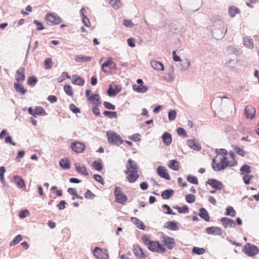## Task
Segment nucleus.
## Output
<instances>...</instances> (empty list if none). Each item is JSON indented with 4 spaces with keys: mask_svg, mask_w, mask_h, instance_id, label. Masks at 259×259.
<instances>
[{
    "mask_svg": "<svg viewBox=\"0 0 259 259\" xmlns=\"http://www.w3.org/2000/svg\"><path fill=\"white\" fill-rule=\"evenodd\" d=\"M142 240L143 243L151 252L161 254L166 252L165 247L159 241L151 240L147 235H143L142 237Z\"/></svg>",
    "mask_w": 259,
    "mask_h": 259,
    "instance_id": "f257e3e1",
    "label": "nucleus"
},
{
    "mask_svg": "<svg viewBox=\"0 0 259 259\" xmlns=\"http://www.w3.org/2000/svg\"><path fill=\"white\" fill-rule=\"evenodd\" d=\"M215 23L219 27L213 29L212 33L215 39H220L224 37L227 29L225 24L221 21H218Z\"/></svg>",
    "mask_w": 259,
    "mask_h": 259,
    "instance_id": "f03ea898",
    "label": "nucleus"
},
{
    "mask_svg": "<svg viewBox=\"0 0 259 259\" xmlns=\"http://www.w3.org/2000/svg\"><path fill=\"white\" fill-rule=\"evenodd\" d=\"M106 135L108 142L110 145L118 146L124 142L121 137L115 132L108 131Z\"/></svg>",
    "mask_w": 259,
    "mask_h": 259,
    "instance_id": "7ed1b4c3",
    "label": "nucleus"
},
{
    "mask_svg": "<svg viewBox=\"0 0 259 259\" xmlns=\"http://www.w3.org/2000/svg\"><path fill=\"white\" fill-rule=\"evenodd\" d=\"M221 161L218 163H215L216 160L215 158L212 160V168L214 171H221L225 169L229 165V161L226 156H223L221 158Z\"/></svg>",
    "mask_w": 259,
    "mask_h": 259,
    "instance_id": "20e7f679",
    "label": "nucleus"
},
{
    "mask_svg": "<svg viewBox=\"0 0 259 259\" xmlns=\"http://www.w3.org/2000/svg\"><path fill=\"white\" fill-rule=\"evenodd\" d=\"M242 252L250 257H252L259 253V248L250 243H246L243 247Z\"/></svg>",
    "mask_w": 259,
    "mask_h": 259,
    "instance_id": "39448f33",
    "label": "nucleus"
},
{
    "mask_svg": "<svg viewBox=\"0 0 259 259\" xmlns=\"http://www.w3.org/2000/svg\"><path fill=\"white\" fill-rule=\"evenodd\" d=\"M114 195L115 197V202L118 203L124 204L127 200V196L121 191V189L119 187H115Z\"/></svg>",
    "mask_w": 259,
    "mask_h": 259,
    "instance_id": "423d86ee",
    "label": "nucleus"
},
{
    "mask_svg": "<svg viewBox=\"0 0 259 259\" xmlns=\"http://www.w3.org/2000/svg\"><path fill=\"white\" fill-rule=\"evenodd\" d=\"M45 20L47 21L48 24L51 25H58L62 21V18L57 14L54 13H49L45 16Z\"/></svg>",
    "mask_w": 259,
    "mask_h": 259,
    "instance_id": "0eeeda50",
    "label": "nucleus"
},
{
    "mask_svg": "<svg viewBox=\"0 0 259 259\" xmlns=\"http://www.w3.org/2000/svg\"><path fill=\"white\" fill-rule=\"evenodd\" d=\"M161 239L163 243V245L166 246L168 249L171 250L175 247L176 243L172 237L164 234L161 237Z\"/></svg>",
    "mask_w": 259,
    "mask_h": 259,
    "instance_id": "6e6552de",
    "label": "nucleus"
},
{
    "mask_svg": "<svg viewBox=\"0 0 259 259\" xmlns=\"http://www.w3.org/2000/svg\"><path fill=\"white\" fill-rule=\"evenodd\" d=\"M121 87L120 85L115 83H111L109 85L107 90V95L110 97H115L119 92L121 91Z\"/></svg>",
    "mask_w": 259,
    "mask_h": 259,
    "instance_id": "1a4fd4ad",
    "label": "nucleus"
},
{
    "mask_svg": "<svg viewBox=\"0 0 259 259\" xmlns=\"http://www.w3.org/2000/svg\"><path fill=\"white\" fill-rule=\"evenodd\" d=\"M95 256L99 259H108V254L107 250H102L98 247H96L93 251Z\"/></svg>",
    "mask_w": 259,
    "mask_h": 259,
    "instance_id": "9d476101",
    "label": "nucleus"
},
{
    "mask_svg": "<svg viewBox=\"0 0 259 259\" xmlns=\"http://www.w3.org/2000/svg\"><path fill=\"white\" fill-rule=\"evenodd\" d=\"M205 185L206 186L207 185H210L215 190H222L224 186L223 183L221 181L214 179H208L206 182Z\"/></svg>",
    "mask_w": 259,
    "mask_h": 259,
    "instance_id": "9b49d317",
    "label": "nucleus"
},
{
    "mask_svg": "<svg viewBox=\"0 0 259 259\" xmlns=\"http://www.w3.org/2000/svg\"><path fill=\"white\" fill-rule=\"evenodd\" d=\"M71 148L76 153H81L84 152L85 146L83 143L75 141L71 143Z\"/></svg>",
    "mask_w": 259,
    "mask_h": 259,
    "instance_id": "f8f14e48",
    "label": "nucleus"
},
{
    "mask_svg": "<svg viewBox=\"0 0 259 259\" xmlns=\"http://www.w3.org/2000/svg\"><path fill=\"white\" fill-rule=\"evenodd\" d=\"M126 170H124L125 174H127L132 171H138V167L136 162L132 159H129L126 165Z\"/></svg>",
    "mask_w": 259,
    "mask_h": 259,
    "instance_id": "ddd939ff",
    "label": "nucleus"
},
{
    "mask_svg": "<svg viewBox=\"0 0 259 259\" xmlns=\"http://www.w3.org/2000/svg\"><path fill=\"white\" fill-rule=\"evenodd\" d=\"M157 174L162 178L169 180L170 177L167 172V169L163 166H159L156 169Z\"/></svg>",
    "mask_w": 259,
    "mask_h": 259,
    "instance_id": "4468645a",
    "label": "nucleus"
},
{
    "mask_svg": "<svg viewBox=\"0 0 259 259\" xmlns=\"http://www.w3.org/2000/svg\"><path fill=\"white\" fill-rule=\"evenodd\" d=\"M133 250L134 254L138 258L144 259L147 257V255L144 252L143 249L138 245H134Z\"/></svg>",
    "mask_w": 259,
    "mask_h": 259,
    "instance_id": "2eb2a0df",
    "label": "nucleus"
},
{
    "mask_svg": "<svg viewBox=\"0 0 259 259\" xmlns=\"http://www.w3.org/2000/svg\"><path fill=\"white\" fill-rule=\"evenodd\" d=\"M205 232L208 234L218 236H220L222 234L221 229L219 227L214 226L207 227L205 230Z\"/></svg>",
    "mask_w": 259,
    "mask_h": 259,
    "instance_id": "dca6fc26",
    "label": "nucleus"
},
{
    "mask_svg": "<svg viewBox=\"0 0 259 259\" xmlns=\"http://www.w3.org/2000/svg\"><path fill=\"white\" fill-rule=\"evenodd\" d=\"M221 222L222 224V225L225 228H227L228 227L231 228H235L236 226V224H235L234 221L230 218L224 217L221 218Z\"/></svg>",
    "mask_w": 259,
    "mask_h": 259,
    "instance_id": "f3484780",
    "label": "nucleus"
},
{
    "mask_svg": "<svg viewBox=\"0 0 259 259\" xmlns=\"http://www.w3.org/2000/svg\"><path fill=\"white\" fill-rule=\"evenodd\" d=\"M186 144L191 149L195 151H199L201 149V147L198 142L194 139L188 140Z\"/></svg>",
    "mask_w": 259,
    "mask_h": 259,
    "instance_id": "a211bd4d",
    "label": "nucleus"
},
{
    "mask_svg": "<svg viewBox=\"0 0 259 259\" xmlns=\"http://www.w3.org/2000/svg\"><path fill=\"white\" fill-rule=\"evenodd\" d=\"M16 80L17 82H22L25 79V68L23 67H20L16 72Z\"/></svg>",
    "mask_w": 259,
    "mask_h": 259,
    "instance_id": "6ab92c4d",
    "label": "nucleus"
},
{
    "mask_svg": "<svg viewBox=\"0 0 259 259\" xmlns=\"http://www.w3.org/2000/svg\"><path fill=\"white\" fill-rule=\"evenodd\" d=\"M244 112L246 118L252 119L254 117L255 110L252 106L247 105L245 108Z\"/></svg>",
    "mask_w": 259,
    "mask_h": 259,
    "instance_id": "aec40b11",
    "label": "nucleus"
},
{
    "mask_svg": "<svg viewBox=\"0 0 259 259\" xmlns=\"http://www.w3.org/2000/svg\"><path fill=\"white\" fill-rule=\"evenodd\" d=\"M72 83L75 85L83 86L85 83V80L83 78L76 74L72 75Z\"/></svg>",
    "mask_w": 259,
    "mask_h": 259,
    "instance_id": "412c9836",
    "label": "nucleus"
},
{
    "mask_svg": "<svg viewBox=\"0 0 259 259\" xmlns=\"http://www.w3.org/2000/svg\"><path fill=\"white\" fill-rule=\"evenodd\" d=\"M164 227L171 231H177L179 227L178 223L175 221H168L164 225Z\"/></svg>",
    "mask_w": 259,
    "mask_h": 259,
    "instance_id": "4be33fe9",
    "label": "nucleus"
},
{
    "mask_svg": "<svg viewBox=\"0 0 259 259\" xmlns=\"http://www.w3.org/2000/svg\"><path fill=\"white\" fill-rule=\"evenodd\" d=\"M93 59L92 57L84 56L81 54L77 55L75 57V61L77 63H84L91 61Z\"/></svg>",
    "mask_w": 259,
    "mask_h": 259,
    "instance_id": "5701e85b",
    "label": "nucleus"
},
{
    "mask_svg": "<svg viewBox=\"0 0 259 259\" xmlns=\"http://www.w3.org/2000/svg\"><path fill=\"white\" fill-rule=\"evenodd\" d=\"M89 100L95 106H99L101 104V100L98 94H92L89 98Z\"/></svg>",
    "mask_w": 259,
    "mask_h": 259,
    "instance_id": "b1692460",
    "label": "nucleus"
},
{
    "mask_svg": "<svg viewBox=\"0 0 259 259\" xmlns=\"http://www.w3.org/2000/svg\"><path fill=\"white\" fill-rule=\"evenodd\" d=\"M14 88L17 93L22 95H25L27 91L22 84L18 82H15L14 83Z\"/></svg>",
    "mask_w": 259,
    "mask_h": 259,
    "instance_id": "393cba45",
    "label": "nucleus"
},
{
    "mask_svg": "<svg viewBox=\"0 0 259 259\" xmlns=\"http://www.w3.org/2000/svg\"><path fill=\"white\" fill-rule=\"evenodd\" d=\"M13 180L18 188H23L25 187V182L22 177L15 175L13 177Z\"/></svg>",
    "mask_w": 259,
    "mask_h": 259,
    "instance_id": "a878e982",
    "label": "nucleus"
},
{
    "mask_svg": "<svg viewBox=\"0 0 259 259\" xmlns=\"http://www.w3.org/2000/svg\"><path fill=\"white\" fill-rule=\"evenodd\" d=\"M162 142L166 146H169L172 142V137L170 134L164 132L161 137Z\"/></svg>",
    "mask_w": 259,
    "mask_h": 259,
    "instance_id": "bb28decb",
    "label": "nucleus"
},
{
    "mask_svg": "<svg viewBox=\"0 0 259 259\" xmlns=\"http://www.w3.org/2000/svg\"><path fill=\"white\" fill-rule=\"evenodd\" d=\"M198 215L206 222H208L210 220V217L208 211L204 207H201L199 210Z\"/></svg>",
    "mask_w": 259,
    "mask_h": 259,
    "instance_id": "cd10ccee",
    "label": "nucleus"
},
{
    "mask_svg": "<svg viewBox=\"0 0 259 259\" xmlns=\"http://www.w3.org/2000/svg\"><path fill=\"white\" fill-rule=\"evenodd\" d=\"M115 66V63L112 61V59H109L102 64L101 68L102 70L106 73L107 70L105 69V67H109L110 69H112L113 67Z\"/></svg>",
    "mask_w": 259,
    "mask_h": 259,
    "instance_id": "c85d7f7f",
    "label": "nucleus"
},
{
    "mask_svg": "<svg viewBox=\"0 0 259 259\" xmlns=\"http://www.w3.org/2000/svg\"><path fill=\"white\" fill-rule=\"evenodd\" d=\"M150 64L152 67L155 70L159 71H163L164 70V65L161 62L152 60L150 62Z\"/></svg>",
    "mask_w": 259,
    "mask_h": 259,
    "instance_id": "c756f323",
    "label": "nucleus"
},
{
    "mask_svg": "<svg viewBox=\"0 0 259 259\" xmlns=\"http://www.w3.org/2000/svg\"><path fill=\"white\" fill-rule=\"evenodd\" d=\"M127 174L128 175L126 177V179L131 183H135L139 177L138 171H132L128 172Z\"/></svg>",
    "mask_w": 259,
    "mask_h": 259,
    "instance_id": "7c9ffc66",
    "label": "nucleus"
},
{
    "mask_svg": "<svg viewBox=\"0 0 259 259\" xmlns=\"http://www.w3.org/2000/svg\"><path fill=\"white\" fill-rule=\"evenodd\" d=\"M133 89L134 91L137 93H144L148 91V88L147 86L143 84L138 85L137 84H135L133 85Z\"/></svg>",
    "mask_w": 259,
    "mask_h": 259,
    "instance_id": "2f4dec72",
    "label": "nucleus"
},
{
    "mask_svg": "<svg viewBox=\"0 0 259 259\" xmlns=\"http://www.w3.org/2000/svg\"><path fill=\"white\" fill-rule=\"evenodd\" d=\"M75 168L78 173L83 176L89 175V173L87 170L86 167L83 165L82 166L79 163H76L75 164Z\"/></svg>",
    "mask_w": 259,
    "mask_h": 259,
    "instance_id": "473e14b6",
    "label": "nucleus"
},
{
    "mask_svg": "<svg viewBox=\"0 0 259 259\" xmlns=\"http://www.w3.org/2000/svg\"><path fill=\"white\" fill-rule=\"evenodd\" d=\"M59 165L64 169H69L71 167V163L67 158L61 159L59 161Z\"/></svg>",
    "mask_w": 259,
    "mask_h": 259,
    "instance_id": "72a5a7b5",
    "label": "nucleus"
},
{
    "mask_svg": "<svg viewBox=\"0 0 259 259\" xmlns=\"http://www.w3.org/2000/svg\"><path fill=\"white\" fill-rule=\"evenodd\" d=\"M131 220L132 222L136 226L137 228L141 230H145V226L144 224L143 223L142 221H141L139 219L135 218V217H132L131 218Z\"/></svg>",
    "mask_w": 259,
    "mask_h": 259,
    "instance_id": "f704fd0d",
    "label": "nucleus"
},
{
    "mask_svg": "<svg viewBox=\"0 0 259 259\" xmlns=\"http://www.w3.org/2000/svg\"><path fill=\"white\" fill-rule=\"evenodd\" d=\"M244 46L249 49H253L254 47L253 40L249 36L244 37L243 38Z\"/></svg>",
    "mask_w": 259,
    "mask_h": 259,
    "instance_id": "c9c22d12",
    "label": "nucleus"
},
{
    "mask_svg": "<svg viewBox=\"0 0 259 259\" xmlns=\"http://www.w3.org/2000/svg\"><path fill=\"white\" fill-rule=\"evenodd\" d=\"M175 191L172 189H166L162 192L161 196L163 199H169L174 194Z\"/></svg>",
    "mask_w": 259,
    "mask_h": 259,
    "instance_id": "e433bc0d",
    "label": "nucleus"
},
{
    "mask_svg": "<svg viewBox=\"0 0 259 259\" xmlns=\"http://www.w3.org/2000/svg\"><path fill=\"white\" fill-rule=\"evenodd\" d=\"M168 166L171 169L178 171L180 168L179 162L175 159L169 161Z\"/></svg>",
    "mask_w": 259,
    "mask_h": 259,
    "instance_id": "4c0bfd02",
    "label": "nucleus"
},
{
    "mask_svg": "<svg viewBox=\"0 0 259 259\" xmlns=\"http://www.w3.org/2000/svg\"><path fill=\"white\" fill-rule=\"evenodd\" d=\"M34 117L37 115L44 116L47 115L45 110L41 106H36L34 109Z\"/></svg>",
    "mask_w": 259,
    "mask_h": 259,
    "instance_id": "58836bf2",
    "label": "nucleus"
},
{
    "mask_svg": "<svg viewBox=\"0 0 259 259\" xmlns=\"http://www.w3.org/2000/svg\"><path fill=\"white\" fill-rule=\"evenodd\" d=\"M240 12L239 9L235 6H230L228 9L229 15L231 17H234L237 14Z\"/></svg>",
    "mask_w": 259,
    "mask_h": 259,
    "instance_id": "ea45409f",
    "label": "nucleus"
},
{
    "mask_svg": "<svg viewBox=\"0 0 259 259\" xmlns=\"http://www.w3.org/2000/svg\"><path fill=\"white\" fill-rule=\"evenodd\" d=\"M109 2L115 10L119 9L122 6L121 2L120 0H109Z\"/></svg>",
    "mask_w": 259,
    "mask_h": 259,
    "instance_id": "a19ab883",
    "label": "nucleus"
},
{
    "mask_svg": "<svg viewBox=\"0 0 259 259\" xmlns=\"http://www.w3.org/2000/svg\"><path fill=\"white\" fill-rule=\"evenodd\" d=\"M240 171L242 175H248L251 172L250 166L247 164H244L240 167Z\"/></svg>",
    "mask_w": 259,
    "mask_h": 259,
    "instance_id": "79ce46f5",
    "label": "nucleus"
},
{
    "mask_svg": "<svg viewBox=\"0 0 259 259\" xmlns=\"http://www.w3.org/2000/svg\"><path fill=\"white\" fill-rule=\"evenodd\" d=\"M92 166L96 170L99 171H101L103 168L101 161H94L92 163Z\"/></svg>",
    "mask_w": 259,
    "mask_h": 259,
    "instance_id": "37998d69",
    "label": "nucleus"
},
{
    "mask_svg": "<svg viewBox=\"0 0 259 259\" xmlns=\"http://www.w3.org/2000/svg\"><path fill=\"white\" fill-rule=\"evenodd\" d=\"M225 214L227 216L234 217L235 216L236 211L232 206H229L226 208V211L225 213Z\"/></svg>",
    "mask_w": 259,
    "mask_h": 259,
    "instance_id": "c03bdc74",
    "label": "nucleus"
},
{
    "mask_svg": "<svg viewBox=\"0 0 259 259\" xmlns=\"http://www.w3.org/2000/svg\"><path fill=\"white\" fill-rule=\"evenodd\" d=\"M103 114L110 118H116L117 117V113L115 111H110L105 110L103 112Z\"/></svg>",
    "mask_w": 259,
    "mask_h": 259,
    "instance_id": "a18cd8bd",
    "label": "nucleus"
},
{
    "mask_svg": "<svg viewBox=\"0 0 259 259\" xmlns=\"http://www.w3.org/2000/svg\"><path fill=\"white\" fill-rule=\"evenodd\" d=\"M190 64V61L187 59H186L185 62H183L180 64L179 68L182 71H184L188 69Z\"/></svg>",
    "mask_w": 259,
    "mask_h": 259,
    "instance_id": "49530a36",
    "label": "nucleus"
},
{
    "mask_svg": "<svg viewBox=\"0 0 259 259\" xmlns=\"http://www.w3.org/2000/svg\"><path fill=\"white\" fill-rule=\"evenodd\" d=\"M38 80L35 76H31L28 78L27 83L29 85L34 87L37 82Z\"/></svg>",
    "mask_w": 259,
    "mask_h": 259,
    "instance_id": "de8ad7c7",
    "label": "nucleus"
},
{
    "mask_svg": "<svg viewBox=\"0 0 259 259\" xmlns=\"http://www.w3.org/2000/svg\"><path fill=\"white\" fill-rule=\"evenodd\" d=\"M205 252V250L204 248L198 247H194L192 248V252L196 254L201 255L204 253Z\"/></svg>",
    "mask_w": 259,
    "mask_h": 259,
    "instance_id": "09e8293b",
    "label": "nucleus"
},
{
    "mask_svg": "<svg viewBox=\"0 0 259 259\" xmlns=\"http://www.w3.org/2000/svg\"><path fill=\"white\" fill-rule=\"evenodd\" d=\"M64 90L65 93L69 96H72L73 94V90L70 84H66L64 86Z\"/></svg>",
    "mask_w": 259,
    "mask_h": 259,
    "instance_id": "8fccbe9b",
    "label": "nucleus"
},
{
    "mask_svg": "<svg viewBox=\"0 0 259 259\" xmlns=\"http://www.w3.org/2000/svg\"><path fill=\"white\" fill-rule=\"evenodd\" d=\"M187 180L192 184L197 185L198 183L197 178L193 175H188L187 177Z\"/></svg>",
    "mask_w": 259,
    "mask_h": 259,
    "instance_id": "3c124183",
    "label": "nucleus"
},
{
    "mask_svg": "<svg viewBox=\"0 0 259 259\" xmlns=\"http://www.w3.org/2000/svg\"><path fill=\"white\" fill-rule=\"evenodd\" d=\"M22 240V236L20 234L17 235L14 237L13 240L10 242V245L11 246L15 245L18 244Z\"/></svg>",
    "mask_w": 259,
    "mask_h": 259,
    "instance_id": "603ef678",
    "label": "nucleus"
},
{
    "mask_svg": "<svg viewBox=\"0 0 259 259\" xmlns=\"http://www.w3.org/2000/svg\"><path fill=\"white\" fill-rule=\"evenodd\" d=\"M44 65L46 69H49L51 68L53 65L52 59L50 58H46L44 61Z\"/></svg>",
    "mask_w": 259,
    "mask_h": 259,
    "instance_id": "864d4df0",
    "label": "nucleus"
},
{
    "mask_svg": "<svg viewBox=\"0 0 259 259\" xmlns=\"http://www.w3.org/2000/svg\"><path fill=\"white\" fill-rule=\"evenodd\" d=\"M163 209L166 210L165 212L166 214L176 215V213L173 212L172 210L170 208V206L167 204H163L162 206Z\"/></svg>",
    "mask_w": 259,
    "mask_h": 259,
    "instance_id": "5fc2aeb1",
    "label": "nucleus"
},
{
    "mask_svg": "<svg viewBox=\"0 0 259 259\" xmlns=\"http://www.w3.org/2000/svg\"><path fill=\"white\" fill-rule=\"evenodd\" d=\"M186 201L189 203H192L195 201L196 198L195 195L191 194H189L185 196Z\"/></svg>",
    "mask_w": 259,
    "mask_h": 259,
    "instance_id": "6e6d98bb",
    "label": "nucleus"
},
{
    "mask_svg": "<svg viewBox=\"0 0 259 259\" xmlns=\"http://www.w3.org/2000/svg\"><path fill=\"white\" fill-rule=\"evenodd\" d=\"M69 107L70 110L75 114L80 113L81 112L80 109L73 103L70 104Z\"/></svg>",
    "mask_w": 259,
    "mask_h": 259,
    "instance_id": "4d7b16f0",
    "label": "nucleus"
},
{
    "mask_svg": "<svg viewBox=\"0 0 259 259\" xmlns=\"http://www.w3.org/2000/svg\"><path fill=\"white\" fill-rule=\"evenodd\" d=\"M177 116V111L176 110H171L168 113V119L170 121L174 120Z\"/></svg>",
    "mask_w": 259,
    "mask_h": 259,
    "instance_id": "13d9d810",
    "label": "nucleus"
},
{
    "mask_svg": "<svg viewBox=\"0 0 259 259\" xmlns=\"http://www.w3.org/2000/svg\"><path fill=\"white\" fill-rule=\"evenodd\" d=\"M175 77V75L174 73V69L172 67H171L169 70V72L168 73V81H172V80H174Z\"/></svg>",
    "mask_w": 259,
    "mask_h": 259,
    "instance_id": "bf43d9fd",
    "label": "nucleus"
},
{
    "mask_svg": "<svg viewBox=\"0 0 259 259\" xmlns=\"http://www.w3.org/2000/svg\"><path fill=\"white\" fill-rule=\"evenodd\" d=\"M253 178L252 175H244L243 177V180L246 185H249L250 183L251 180Z\"/></svg>",
    "mask_w": 259,
    "mask_h": 259,
    "instance_id": "052dcab7",
    "label": "nucleus"
},
{
    "mask_svg": "<svg viewBox=\"0 0 259 259\" xmlns=\"http://www.w3.org/2000/svg\"><path fill=\"white\" fill-rule=\"evenodd\" d=\"M215 152L217 155H224L223 156H225V155L228 154V151L226 149L223 148L215 149Z\"/></svg>",
    "mask_w": 259,
    "mask_h": 259,
    "instance_id": "680f3d73",
    "label": "nucleus"
},
{
    "mask_svg": "<svg viewBox=\"0 0 259 259\" xmlns=\"http://www.w3.org/2000/svg\"><path fill=\"white\" fill-rule=\"evenodd\" d=\"M103 105L105 108H106L107 109L112 110H114L115 109V106L109 102L105 101L103 103Z\"/></svg>",
    "mask_w": 259,
    "mask_h": 259,
    "instance_id": "e2e57ef3",
    "label": "nucleus"
},
{
    "mask_svg": "<svg viewBox=\"0 0 259 259\" xmlns=\"http://www.w3.org/2000/svg\"><path fill=\"white\" fill-rule=\"evenodd\" d=\"M128 138L134 142H139L141 141V135L139 134H135L129 136Z\"/></svg>",
    "mask_w": 259,
    "mask_h": 259,
    "instance_id": "0e129e2a",
    "label": "nucleus"
},
{
    "mask_svg": "<svg viewBox=\"0 0 259 259\" xmlns=\"http://www.w3.org/2000/svg\"><path fill=\"white\" fill-rule=\"evenodd\" d=\"M84 196L87 199H92L96 197V195L92 193L90 190H87L84 194Z\"/></svg>",
    "mask_w": 259,
    "mask_h": 259,
    "instance_id": "69168bd1",
    "label": "nucleus"
},
{
    "mask_svg": "<svg viewBox=\"0 0 259 259\" xmlns=\"http://www.w3.org/2000/svg\"><path fill=\"white\" fill-rule=\"evenodd\" d=\"M177 132L179 136H183L184 137L186 138L188 137V135L185 131V130L183 128L179 127L177 128Z\"/></svg>",
    "mask_w": 259,
    "mask_h": 259,
    "instance_id": "338daca9",
    "label": "nucleus"
},
{
    "mask_svg": "<svg viewBox=\"0 0 259 259\" xmlns=\"http://www.w3.org/2000/svg\"><path fill=\"white\" fill-rule=\"evenodd\" d=\"M234 150L239 155L242 157H244L245 156V151L242 148L235 146Z\"/></svg>",
    "mask_w": 259,
    "mask_h": 259,
    "instance_id": "774afa93",
    "label": "nucleus"
}]
</instances>
